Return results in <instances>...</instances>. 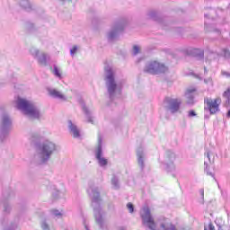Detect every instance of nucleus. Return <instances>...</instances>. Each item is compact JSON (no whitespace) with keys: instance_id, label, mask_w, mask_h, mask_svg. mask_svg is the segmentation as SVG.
I'll use <instances>...</instances> for the list:
<instances>
[{"instance_id":"obj_1","label":"nucleus","mask_w":230,"mask_h":230,"mask_svg":"<svg viewBox=\"0 0 230 230\" xmlns=\"http://www.w3.org/2000/svg\"><path fill=\"white\" fill-rule=\"evenodd\" d=\"M58 149V146L55 142L49 139L44 140L37 146L33 162L36 164H48Z\"/></svg>"},{"instance_id":"obj_2","label":"nucleus","mask_w":230,"mask_h":230,"mask_svg":"<svg viewBox=\"0 0 230 230\" xmlns=\"http://www.w3.org/2000/svg\"><path fill=\"white\" fill-rule=\"evenodd\" d=\"M89 197L92 199V207L93 208L95 222L103 229V210L102 209V196H100V188L91 183L87 190Z\"/></svg>"},{"instance_id":"obj_3","label":"nucleus","mask_w":230,"mask_h":230,"mask_svg":"<svg viewBox=\"0 0 230 230\" xmlns=\"http://www.w3.org/2000/svg\"><path fill=\"white\" fill-rule=\"evenodd\" d=\"M16 107L31 121L42 118V113H40L39 107L28 99L18 97L16 100Z\"/></svg>"},{"instance_id":"obj_4","label":"nucleus","mask_w":230,"mask_h":230,"mask_svg":"<svg viewBox=\"0 0 230 230\" xmlns=\"http://www.w3.org/2000/svg\"><path fill=\"white\" fill-rule=\"evenodd\" d=\"M104 80L110 100H114L118 94H121V85L116 83V72L110 66L104 67Z\"/></svg>"},{"instance_id":"obj_5","label":"nucleus","mask_w":230,"mask_h":230,"mask_svg":"<svg viewBox=\"0 0 230 230\" xmlns=\"http://www.w3.org/2000/svg\"><path fill=\"white\" fill-rule=\"evenodd\" d=\"M13 119L10 114L4 112L0 116V143H4L12 131Z\"/></svg>"},{"instance_id":"obj_6","label":"nucleus","mask_w":230,"mask_h":230,"mask_svg":"<svg viewBox=\"0 0 230 230\" xmlns=\"http://www.w3.org/2000/svg\"><path fill=\"white\" fill-rule=\"evenodd\" d=\"M144 71L149 75H164L168 73V66L158 60H151L146 64Z\"/></svg>"},{"instance_id":"obj_7","label":"nucleus","mask_w":230,"mask_h":230,"mask_svg":"<svg viewBox=\"0 0 230 230\" xmlns=\"http://www.w3.org/2000/svg\"><path fill=\"white\" fill-rule=\"evenodd\" d=\"M127 24L128 22L125 18H121L115 22L111 26V29L107 33V39L109 42H113V40H116L118 37H119V33H121L123 30H125Z\"/></svg>"},{"instance_id":"obj_8","label":"nucleus","mask_w":230,"mask_h":230,"mask_svg":"<svg viewBox=\"0 0 230 230\" xmlns=\"http://www.w3.org/2000/svg\"><path fill=\"white\" fill-rule=\"evenodd\" d=\"M175 159L173 151H166L164 156L160 158V163L168 172H175Z\"/></svg>"},{"instance_id":"obj_9","label":"nucleus","mask_w":230,"mask_h":230,"mask_svg":"<svg viewBox=\"0 0 230 230\" xmlns=\"http://www.w3.org/2000/svg\"><path fill=\"white\" fill-rule=\"evenodd\" d=\"M181 105H182V100L179 98L167 97L164 101V108L171 114H177L181 111Z\"/></svg>"},{"instance_id":"obj_10","label":"nucleus","mask_w":230,"mask_h":230,"mask_svg":"<svg viewBox=\"0 0 230 230\" xmlns=\"http://www.w3.org/2000/svg\"><path fill=\"white\" fill-rule=\"evenodd\" d=\"M103 141V138L102 137V135H98V140H97V147L95 148V159L97 160V163L101 168H105L107 164H109V160L107 158L103 157V149L102 147V143Z\"/></svg>"},{"instance_id":"obj_11","label":"nucleus","mask_w":230,"mask_h":230,"mask_svg":"<svg viewBox=\"0 0 230 230\" xmlns=\"http://www.w3.org/2000/svg\"><path fill=\"white\" fill-rule=\"evenodd\" d=\"M29 53L35 58L40 66L46 67L48 66L49 56L46 52L40 51L36 47H31L29 49Z\"/></svg>"},{"instance_id":"obj_12","label":"nucleus","mask_w":230,"mask_h":230,"mask_svg":"<svg viewBox=\"0 0 230 230\" xmlns=\"http://www.w3.org/2000/svg\"><path fill=\"white\" fill-rule=\"evenodd\" d=\"M205 111H208L210 114H217L220 111V103H222V99L216 98L215 100L211 98L205 99Z\"/></svg>"},{"instance_id":"obj_13","label":"nucleus","mask_w":230,"mask_h":230,"mask_svg":"<svg viewBox=\"0 0 230 230\" xmlns=\"http://www.w3.org/2000/svg\"><path fill=\"white\" fill-rule=\"evenodd\" d=\"M49 95L54 100H59V102H67V95L64 94L62 91L58 90L57 88H48Z\"/></svg>"},{"instance_id":"obj_14","label":"nucleus","mask_w":230,"mask_h":230,"mask_svg":"<svg viewBox=\"0 0 230 230\" xmlns=\"http://www.w3.org/2000/svg\"><path fill=\"white\" fill-rule=\"evenodd\" d=\"M137 164L139 166V168L141 169V172H143L145 170V152L143 151V149L141 147H139L137 150Z\"/></svg>"},{"instance_id":"obj_15","label":"nucleus","mask_w":230,"mask_h":230,"mask_svg":"<svg viewBox=\"0 0 230 230\" xmlns=\"http://www.w3.org/2000/svg\"><path fill=\"white\" fill-rule=\"evenodd\" d=\"M68 128H69L70 134L73 136V137H75V139H77V137H80V129L71 120H68Z\"/></svg>"},{"instance_id":"obj_16","label":"nucleus","mask_w":230,"mask_h":230,"mask_svg":"<svg viewBox=\"0 0 230 230\" xmlns=\"http://www.w3.org/2000/svg\"><path fill=\"white\" fill-rule=\"evenodd\" d=\"M197 91L195 88H188L185 92V98L187 99L188 105H193V93Z\"/></svg>"},{"instance_id":"obj_17","label":"nucleus","mask_w":230,"mask_h":230,"mask_svg":"<svg viewBox=\"0 0 230 230\" xmlns=\"http://www.w3.org/2000/svg\"><path fill=\"white\" fill-rule=\"evenodd\" d=\"M82 109L86 116L87 123H92V125H94V120L93 119V115L91 113V111L85 106V104L82 105Z\"/></svg>"},{"instance_id":"obj_18","label":"nucleus","mask_w":230,"mask_h":230,"mask_svg":"<svg viewBox=\"0 0 230 230\" xmlns=\"http://www.w3.org/2000/svg\"><path fill=\"white\" fill-rule=\"evenodd\" d=\"M41 230H51V221L49 218H43L40 221Z\"/></svg>"},{"instance_id":"obj_19","label":"nucleus","mask_w":230,"mask_h":230,"mask_svg":"<svg viewBox=\"0 0 230 230\" xmlns=\"http://www.w3.org/2000/svg\"><path fill=\"white\" fill-rule=\"evenodd\" d=\"M225 107H230V86L223 93Z\"/></svg>"},{"instance_id":"obj_20","label":"nucleus","mask_w":230,"mask_h":230,"mask_svg":"<svg viewBox=\"0 0 230 230\" xmlns=\"http://www.w3.org/2000/svg\"><path fill=\"white\" fill-rule=\"evenodd\" d=\"M2 206L3 213H4V215H10V213H12V204H10L9 201L2 202Z\"/></svg>"},{"instance_id":"obj_21","label":"nucleus","mask_w":230,"mask_h":230,"mask_svg":"<svg viewBox=\"0 0 230 230\" xmlns=\"http://www.w3.org/2000/svg\"><path fill=\"white\" fill-rule=\"evenodd\" d=\"M3 226H4V230H16L17 229V223L4 221Z\"/></svg>"},{"instance_id":"obj_22","label":"nucleus","mask_w":230,"mask_h":230,"mask_svg":"<svg viewBox=\"0 0 230 230\" xmlns=\"http://www.w3.org/2000/svg\"><path fill=\"white\" fill-rule=\"evenodd\" d=\"M20 6L23 8V10H27V12H30L31 10V3H30V0H20Z\"/></svg>"},{"instance_id":"obj_23","label":"nucleus","mask_w":230,"mask_h":230,"mask_svg":"<svg viewBox=\"0 0 230 230\" xmlns=\"http://www.w3.org/2000/svg\"><path fill=\"white\" fill-rule=\"evenodd\" d=\"M192 53L195 55V57H198L199 60H204V50L194 49Z\"/></svg>"},{"instance_id":"obj_24","label":"nucleus","mask_w":230,"mask_h":230,"mask_svg":"<svg viewBox=\"0 0 230 230\" xmlns=\"http://www.w3.org/2000/svg\"><path fill=\"white\" fill-rule=\"evenodd\" d=\"M111 185L113 190H119V179L116 175L111 178Z\"/></svg>"},{"instance_id":"obj_25","label":"nucleus","mask_w":230,"mask_h":230,"mask_svg":"<svg viewBox=\"0 0 230 230\" xmlns=\"http://www.w3.org/2000/svg\"><path fill=\"white\" fill-rule=\"evenodd\" d=\"M205 31H216L217 35H220V31L218 29H215L213 25L208 24L207 22H205Z\"/></svg>"},{"instance_id":"obj_26","label":"nucleus","mask_w":230,"mask_h":230,"mask_svg":"<svg viewBox=\"0 0 230 230\" xmlns=\"http://www.w3.org/2000/svg\"><path fill=\"white\" fill-rule=\"evenodd\" d=\"M30 139L31 141H39V139H40V134L38 132H31L30 134Z\"/></svg>"},{"instance_id":"obj_27","label":"nucleus","mask_w":230,"mask_h":230,"mask_svg":"<svg viewBox=\"0 0 230 230\" xmlns=\"http://www.w3.org/2000/svg\"><path fill=\"white\" fill-rule=\"evenodd\" d=\"M50 213L53 217H56L57 218H62V216L64 215V213H62V211L58 210V209H52V210H50Z\"/></svg>"},{"instance_id":"obj_28","label":"nucleus","mask_w":230,"mask_h":230,"mask_svg":"<svg viewBox=\"0 0 230 230\" xmlns=\"http://www.w3.org/2000/svg\"><path fill=\"white\" fill-rule=\"evenodd\" d=\"M147 18L148 19H153L154 21H155L157 19V12H155V11H149L147 13Z\"/></svg>"},{"instance_id":"obj_29","label":"nucleus","mask_w":230,"mask_h":230,"mask_svg":"<svg viewBox=\"0 0 230 230\" xmlns=\"http://www.w3.org/2000/svg\"><path fill=\"white\" fill-rule=\"evenodd\" d=\"M204 165H205V172L207 175H209L210 177H213L215 179V173L209 171V166L208 165V162H205Z\"/></svg>"},{"instance_id":"obj_30","label":"nucleus","mask_w":230,"mask_h":230,"mask_svg":"<svg viewBox=\"0 0 230 230\" xmlns=\"http://www.w3.org/2000/svg\"><path fill=\"white\" fill-rule=\"evenodd\" d=\"M63 195H64V192H62V191H60V190H56L54 192H53V198L54 199H62V197H63Z\"/></svg>"},{"instance_id":"obj_31","label":"nucleus","mask_w":230,"mask_h":230,"mask_svg":"<svg viewBox=\"0 0 230 230\" xmlns=\"http://www.w3.org/2000/svg\"><path fill=\"white\" fill-rule=\"evenodd\" d=\"M25 28L29 31H31V30H35V23H33L31 22H27L26 24H25Z\"/></svg>"},{"instance_id":"obj_32","label":"nucleus","mask_w":230,"mask_h":230,"mask_svg":"<svg viewBox=\"0 0 230 230\" xmlns=\"http://www.w3.org/2000/svg\"><path fill=\"white\" fill-rule=\"evenodd\" d=\"M53 74L58 78H62V74L60 73V70L58 69V67L57 66H54Z\"/></svg>"},{"instance_id":"obj_33","label":"nucleus","mask_w":230,"mask_h":230,"mask_svg":"<svg viewBox=\"0 0 230 230\" xmlns=\"http://www.w3.org/2000/svg\"><path fill=\"white\" fill-rule=\"evenodd\" d=\"M140 51H141V48H139V46L137 45L133 46V55H137L138 53H140Z\"/></svg>"},{"instance_id":"obj_34","label":"nucleus","mask_w":230,"mask_h":230,"mask_svg":"<svg viewBox=\"0 0 230 230\" xmlns=\"http://www.w3.org/2000/svg\"><path fill=\"white\" fill-rule=\"evenodd\" d=\"M223 52H224V57H225V58H230V49H223Z\"/></svg>"},{"instance_id":"obj_35","label":"nucleus","mask_w":230,"mask_h":230,"mask_svg":"<svg viewBox=\"0 0 230 230\" xmlns=\"http://www.w3.org/2000/svg\"><path fill=\"white\" fill-rule=\"evenodd\" d=\"M78 51V46L75 45L71 49H70V55H75Z\"/></svg>"},{"instance_id":"obj_36","label":"nucleus","mask_w":230,"mask_h":230,"mask_svg":"<svg viewBox=\"0 0 230 230\" xmlns=\"http://www.w3.org/2000/svg\"><path fill=\"white\" fill-rule=\"evenodd\" d=\"M127 208H128L129 213H134V205L132 203H128Z\"/></svg>"},{"instance_id":"obj_37","label":"nucleus","mask_w":230,"mask_h":230,"mask_svg":"<svg viewBox=\"0 0 230 230\" xmlns=\"http://www.w3.org/2000/svg\"><path fill=\"white\" fill-rule=\"evenodd\" d=\"M204 230H215V226H213V223H209L208 227L206 226H204Z\"/></svg>"},{"instance_id":"obj_38","label":"nucleus","mask_w":230,"mask_h":230,"mask_svg":"<svg viewBox=\"0 0 230 230\" xmlns=\"http://www.w3.org/2000/svg\"><path fill=\"white\" fill-rule=\"evenodd\" d=\"M195 116H197L195 111L191 110L189 111V118H195Z\"/></svg>"},{"instance_id":"obj_39","label":"nucleus","mask_w":230,"mask_h":230,"mask_svg":"<svg viewBox=\"0 0 230 230\" xmlns=\"http://www.w3.org/2000/svg\"><path fill=\"white\" fill-rule=\"evenodd\" d=\"M207 157H208L209 163H215V158H213V159L211 160V156L209 155V152L207 153Z\"/></svg>"},{"instance_id":"obj_40","label":"nucleus","mask_w":230,"mask_h":230,"mask_svg":"<svg viewBox=\"0 0 230 230\" xmlns=\"http://www.w3.org/2000/svg\"><path fill=\"white\" fill-rule=\"evenodd\" d=\"M199 194L201 195L202 199H204V189L199 190Z\"/></svg>"},{"instance_id":"obj_41","label":"nucleus","mask_w":230,"mask_h":230,"mask_svg":"<svg viewBox=\"0 0 230 230\" xmlns=\"http://www.w3.org/2000/svg\"><path fill=\"white\" fill-rule=\"evenodd\" d=\"M226 76H227V78H230V73H225Z\"/></svg>"},{"instance_id":"obj_42","label":"nucleus","mask_w":230,"mask_h":230,"mask_svg":"<svg viewBox=\"0 0 230 230\" xmlns=\"http://www.w3.org/2000/svg\"><path fill=\"white\" fill-rule=\"evenodd\" d=\"M220 12H222V9H217V10L216 11V13H220Z\"/></svg>"},{"instance_id":"obj_43","label":"nucleus","mask_w":230,"mask_h":230,"mask_svg":"<svg viewBox=\"0 0 230 230\" xmlns=\"http://www.w3.org/2000/svg\"><path fill=\"white\" fill-rule=\"evenodd\" d=\"M226 116H227V118H230V110L228 111Z\"/></svg>"},{"instance_id":"obj_44","label":"nucleus","mask_w":230,"mask_h":230,"mask_svg":"<svg viewBox=\"0 0 230 230\" xmlns=\"http://www.w3.org/2000/svg\"><path fill=\"white\" fill-rule=\"evenodd\" d=\"M204 71L205 73H208V68L206 66H204Z\"/></svg>"},{"instance_id":"obj_45","label":"nucleus","mask_w":230,"mask_h":230,"mask_svg":"<svg viewBox=\"0 0 230 230\" xmlns=\"http://www.w3.org/2000/svg\"><path fill=\"white\" fill-rule=\"evenodd\" d=\"M84 227H85L86 230H89V227L87 226H84Z\"/></svg>"},{"instance_id":"obj_46","label":"nucleus","mask_w":230,"mask_h":230,"mask_svg":"<svg viewBox=\"0 0 230 230\" xmlns=\"http://www.w3.org/2000/svg\"><path fill=\"white\" fill-rule=\"evenodd\" d=\"M205 83L208 84V80H205Z\"/></svg>"},{"instance_id":"obj_47","label":"nucleus","mask_w":230,"mask_h":230,"mask_svg":"<svg viewBox=\"0 0 230 230\" xmlns=\"http://www.w3.org/2000/svg\"><path fill=\"white\" fill-rule=\"evenodd\" d=\"M119 230H125V229H123V228H120Z\"/></svg>"},{"instance_id":"obj_48","label":"nucleus","mask_w":230,"mask_h":230,"mask_svg":"<svg viewBox=\"0 0 230 230\" xmlns=\"http://www.w3.org/2000/svg\"><path fill=\"white\" fill-rule=\"evenodd\" d=\"M220 230V229H219Z\"/></svg>"}]
</instances>
